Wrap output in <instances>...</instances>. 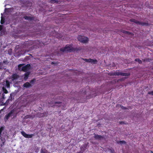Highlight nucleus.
Listing matches in <instances>:
<instances>
[{"instance_id":"nucleus-1","label":"nucleus","mask_w":153,"mask_h":153,"mask_svg":"<svg viewBox=\"0 0 153 153\" xmlns=\"http://www.w3.org/2000/svg\"><path fill=\"white\" fill-rule=\"evenodd\" d=\"M9 83L6 80L0 84V89L2 90L4 93L7 94L8 93V91L6 89V88H9Z\"/></svg>"},{"instance_id":"nucleus-2","label":"nucleus","mask_w":153,"mask_h":153,"mask_svg":"<svg viewBox=\"0 0 153 153\" xmlns=\"http://www.w3.org/2000/svg\"><path fill=\"white\" fill-rule=\"evenodd\" d=\"M72 45H67L63 48L61 49V51L64 52H71L75 51L74 49L72 47Z\"/></svg>"},{"instance_id":"nucleus-3","label":"nucleus","mask_w":153,"mask_h":153,"mask_svg":"<svg viewBox=\"0 0 153 153\" xmlns=\"http://www.w3.org/2000/svg\"><path fill=\"white\" fill-rule=\"evenodd\" d=\"M23 64H21L18 65V69L19 70L26 71L30 68V65L29 64H27L25 66H23Z\"/></svg>"},{"instance_id":"nucleus-4","label":"nucleus","mask_w":153,"mask_h":153,"mask_svg":"<svg viewBox=\"0 0 153 153\" xmlns=\"http://www.w3.org/2000/svg\"><path fill=\"white\" fill-rule=\"evenodd\" d=\"M78 40L83 43H87L88 41V38L86 37L79 36L77 38Z\"/></svg>"},{"instance_id":"nucleus-5","label":"nucleus","mask_w":153,"mask_h":153,"mask_svg":"<svg viewBox=\"0 0 153 153\" xmlns=\"http://www.w3.org/2000/svg\"><path fill=\"white\" fill-rule=\"evenodd\" d=\"M4 95L3 93H0V103L1 105H4V103L3 102V100L5 99Z\"/></svg>"},{"instance_id":"nucleus-6","label":"nucleus","mask_w":153,"mask_h":153,"mask_svg":"<svg viewBox=\"0 0 153 153\" xmlns=\"http://www.w3.org/2000/svg\"><path fill=\"white\" fill-rule=\"evenodd\" d=\"M21 133L24 137L26 138H31L33 136V134H27L23 131H22Z\"/></svg>"},{"instance_id":"nucleus-7","label":"nucleus","mask_w":153,"mask_h":153,"mask_svg":"<svg viewBox=\"0 0 153 153\" xmlns=\"http://www.w3.org/2000/svg\"><path fill=\"white\" fill-rule=\"evenodd\" d=\"M85 62H90L92 64H95L97 63V60L96 59H85Z\"/></svg>"},{"instance_id":"nucleus-8","label":"nucleus","mask_w":153,"mask_h":153,"mask_svg":"<svg viewBox=\"0 0 153 153\" xmlns=\"http://www.w3.org/2000/svg\"><path fill=\"white\" fill-rule=\"evenodd\" d=\"M13 113V111H12L10 112L7 115H6L5 118V121L7 120L10 117H12Z\"/></svg>"},{"instance_id":"nucleus-9","label":"nucleus","mask_w":153,"mask_h":153,"mask_svg":"<svg viewBox=\"0 0 153 153\" xmlns=\"http://www.w3.org/2000/svg\"><path fill=\"white\" fill-rule=\"evenodd\" d=\"M13 113V111H12L10 112L7 115H6L5 118V121L7 120L10 117H12Z\"/></svg>"},{"instance_id":"nucleus-10","label":"nucleus","mask_w":153,"mask_h":153,"mask_svg":"<svg viewBox=\"0 0 153 153\" xmlns=\"http://www.w3.org/2000/svg\"><path fill=\"white\" fill-rule=\"evenodd\" d=\"M19 76L16 74H14L12 76L11 79L12 80H14L15 79H17Z\"/></svg>"},{"instance_id":"nucleus-11","label":"nucleus","mask_w":153,"mask_h":153,"mask_svg":"<svg viewBox=\"0 0 153 153\" xmlns=\"http://www.w3.org/2000/svg\"><path fill=\"white\" fill-rule=\"evenodd\" d=\"M24 87L26 88H28L31 86L30 84L28 82H27L23 85Z\"/></svg>"},{"instance_id":"nucleus-12","label":"nucleus","mask_w":153,"mask_h":153,"mask_svg":"<svg viewBox=\"0 0 153 153\" xmlns=\"http://www.w3.org/2000/svg\"><path fill=\"white\" fill-rule=\"evenodd\" d=\"M29 74V72H27L25 74V76L24 77V79L25 80H26L28 78V76Z\"/></svg>"},{"instance_id":"nucleus-13","label":"nucleus","mask_w":153,"mask_h":153,"mask_svg":"<svg viewBox=\"0 0 153 153\" xmlns=\"http://www.w3.org/2000/svg\"><path fill=\"white\" fill-rule=\"evenodd\" d=\"M1 23L2 24L4 23V19L2 17L3 16V14L2 13L1 14Z\"/></svg>"},{"instance_id":"nucleus-14","label":"nucleus","mask_w":153,"mask_h":153,"mask_svg":"<svg viewBox=\"0 0 153 153\" xmlns=\"http://www.w3.org/2000/svg\"><path fill=\"white\" fill-rule=\"evenodd\" d=\"M94 137L96 139H100L102 137H101L100 136H99L97 135H95Z\"/></svg>"},{"instance_id":"nucleus-15","label":"nucleus","mask_w":153,"mask_h":153,"mask_svg":"<svg viewBox=\"0 0 153 153\" xmlns=\"http://www.w3.org/2000/svg\"><path fill=\"white\" fill-rule=\"evenodd\" d=\"M117 75H122L123 76H128L129 75V73H123V74H120L119 73H118V74H117Z\"/></svg>"},{"instance_id":"nucleus-16","label":"nucleus","mask_w":153,"mask_h":153,"mask_svg":"<svg viewBox=\"0 0 153 153\" xmlns=\"http://www.w3.org/2000/svg\"><path fill=\"white\" fill-rule=\"evenodd\" d=\"M55 103L56 105L59 106H60L61 104V103L59 102H56Z\"/></svg>"},{"instance_id":"nucleus-17","label":"nucleus","mask_w":153,"mask_h":153,"mask_svg":"<svg viewBox=\"0 0 153 153\" xmlns=\"http://www.w3.org/2000/svg\"><path fill=\"white\" fill-rule=\"evenodd\" d=\"M135 60L136 61H137V62H138L139 63H142V61L141 60H140L139 59H136Z\"/></svg>"},{"instance_id":"nucleus-18","label":"nucleus","mask_w":153,"mask_h":153,"mask_svg":"<svg viewBox=\"0 0 153 153\" xmlns=\"http://www.w3.org/2000/svg\"><path fill=\"white\" fill-rule=\"evenodd\" d=\"M148 94H149L153 95V90L152 91H149L148 92Z\"/></svg>"},{"instance_id":"nucleus-19","label":"nucleus","mask_w":153,"mask_h":153,"mask_svg":"<svg viewBox=\"0 0 153 153\" xmlns=\"http://www.w3.org/2000/svg\"><path fill=\"white\" fill-rule=\"evenodd\" d=\"M41 153H47V151L45 150H43V149H42Z\"/></svg>"},{"instance_id":"nucleus-20","label":"nucleus","mask_w":153,"mask_h":153,"mask_svg":"<svg viewBox=\"0 0 153 153\" xmlns=\"http://www.w3.org/2000/svg\"><path fill=\"white\" fill-rule=\"evenodd\" d=\"M133 22H135L136 23H137L139 24H140V25H143V24H142V23H141L140 22H135V20H133Z\"/></svg>"},{"instance_id":"nucleus-21","label":"nucleus","mask_w":153,"mask_h":153,"mask_svg":"<svg viewBox=\"0 0 153 153\" xmlns=\"http://www.w3.org/2000/svg\"><path fill=\"white\" fill-rule=\"evenodd\" d=\"M4 129V128L2 127H1L0 128V134H1V132H2V131Z\"/></svg>"},{"instance_id":"nucleus-22","label":"nucleus","mask_w":153,"mask_h":153,"mask_svg":"<svg viewBox=\"0 0 153 153\" xmlns=\"http://www.w3.org/2000/svg\"><path fill=\"white\" fill-rule=\"evenodd\" d=\"M119 143L120 144H122L125 143V142L123 141H121L119 142Z\"/></svg>"},{"instance_id":"nucleus-23","label":"nucleus","mask_w":153,"mask_h":153,"mask_svg":"<svg viewBox=\"0 0 153 153\" xmlns=\"http://www.w3.org/2000/svg\"><path fill=\"white\" fill-rule=\"evenodd\" d=\"M25 19L27 20H29L30 19V18L28 16H25Z\"/></svg>"},{"instance_id":"nucleus-24","label":"nucleus","mask_w":153,"mask_h":153,"mask_svg":"<svg viewBox=\"0 0 153 153\" xmlns=\"http://www.w3.org/2000/svg\"><path fill=\"white\" fill-rule=\"evenodd\" d=\"M51 1L52 2V3H55L56 2V1L55 0H51Z\"/></svg>"},{"instance_id":"nucleus-25","label":"nucleus","mask_w":153,"mask_h":153,"mask_svg":"<svg viewBox=\"0 0 153 153\" xmlns=\"http://www.w3.org/2000/svg\"><path fill=\"white\" fill-rule=\"evenodd\" d=\"M123 33H127V34H128L129 33L128 32H127L126 31H124L123 32Z\"/></svg>"},{"instance_id":"nucleus-26","label":"nucleus","mask_w":153,"mask_h":153,"mask_svg":"<svg viewBox=\"0 0 153 153\" xmlns=\"http://www.w3.org/2000/svg\"><path fill=\"white\" fill-rule=\"evenodd\" d=\"M2 29V26L0 25V31H1Z\"/></svg>"},{"instance_id":"nucleus-27","label":"nucleus","mask_w":153,"mask_h":153,"mask_svg":"<svg viewBox=\"0 0 153 153\" xmlns=\"http://www.w3.org/2000/svg\"><path fill=\"white\" fill-rule=\"evenodd\" d=\"M10 100V99H8V100L6 101V102L5 103H6L7 104V102H8V101H9Z\"/></svg>"},{"instance_id":"nucleus-28","label":"nucleus","mask_w":153,"mask_h":153,"mask_svg":"<svg viewBox=\"0 0 153 153\" xmlns=\"http://www.w3.org/2000/svg\"><path fill=\"white\" fill-rule=\"evenodd\" d=\"M111 153H113V151L111 150Z\"/></svg>"},{"instance_id":"nucleus-29","label":"nucleus","mask_w":153,"mask_h":153,"mask_svg":"<svg viewBox=\"0 0 153 153\" xmlns=\"http://www.w3.org/2000/svg\"><path fill=\"white\" fill-rule=\"evenodd\" d=\"M41 115H42L41 117H43L44 115L43 114H41Z\"/></svg>"},{"instance_id":"nucleus-30","label":"nucleus","mask_w":153,"mask_h":153,"mask_svg":"<svg viewBox=\"0 0 153 153\" xmlns=\"http://www.w3.org/2000/svg\"><path fill=\"white\" fill-rule=\"evenodd\" d=\"M12 96V94H10V97H11Z\"/></svg>"},{"instance_id":"nucleus-31","label":"nucleus","mask_w":153,"mask_h":153,"mask_svg":"<svg viewBox=\"0 0 153 153\" xmlns=\"http://www.w3.org/2000/svg\"><path fill=\"white\" fill-rule=\"evenodd\" d=\"M33 81V80H32L31 81V83Z\"/></svg>"},{"instance_id":"nucleus-32","label":"nucleus","mask_w":153,"mask_h":153,"mask_svg":"<svg viewBox=\"0 0 153 153\" xmlns=\"http://www.w3.org/2000/svg\"><path fill=\"white\" fill-rule=\"evenodd\" d=\"M151 152H152V153H153V152L151 151Z\"/></svg>"},{"instance_id":"nucleus-33","label":"nucleus","mask_w":153,"mask_h":153,"mask_svg":"<svg viewBox=\"0 0 153 153\" xmlns=\"http://www.w3.org/2000/svg\"><path fill=\"white\" fill-rule=\"evenodd\" d=\"M2 64L1 63H0V65L1 64Z\"/></svg>"},{"instance_id":"nucleus-34","label":"nucleus","mask_w":153,"mask_h":153,"mask_svg":"<svg viewBox=\"0 0 153 153\" xmlns=\"http://www.w3.org/2000/svg\"><path fill=\"white\" fill-rule=\"evenodd\" d=\"M6 10H7V9H5V11Z\"/></svg>"},{"instance_id":"nucleus-35","label":"nucleus","mask_w":153,"mask_h":153,"mask_svg":"<svg viewBox=\"0 0 153 153\" xmlns=\"http://www.w3.org/2000/svg\"><path fill=\"white\" fill-rule=\"evenodd\" d=\"M1 68V67H0V68Z\"/></svg>"}]
</instances>
